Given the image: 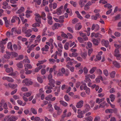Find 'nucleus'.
Wrapping results in <instances>:
<instances>
[{
	"label": "nucleus",
	"mask_w": 121,
	"mask_h": 121,
	"mask_svg": "<svg viewBox=\"0 0 121 121\" xmlns=\"http://www.w3.org/2000/svg\"><path fill=\"white\" fill-rule=\"evenodd\" d=\"M89 103L91 107L92 108L94 106L95 102L92 100H91L89 101Z\"/></svg>",
	"instance_id": "31"
},
{
	"label": "nucleus",
	"mask_w": 121,
	"mask_h": 121,
	"mask_svg": "<svg viewBox=\"0 0 121 121\" xmlns=\"http://www.w3.org/2000/svg\"><path fill=\"white\" fill-rule=\"evenodd\" d=\"M96 69L97 68L95 67H92L89 71L90 73L91 74L93 73Z\"/></svg>",
	"instance_id": "28"
},
{
	"label": "nucleus",
	"mask_w": 121,
	"mask_h": 121,
	"mask_svg": "<svg viewBox=\"0 0 121 121\" xmlns=\"http://www.w3.org/2000/svg\"><path fill=\"white\" fill-rule=\"evenodd\" d=\"M77 112L78 114L77 117L80 118H82L83 117V114L85 113V111H82L80 109L78 110Z\"/></svg>",
	"instance_id": "4"
},
{
	"label": "nucleus",
	"mask_w": 121,
	"mask_h": 121,
	"mask_svg": "<svg viewBox=\"0 0 121 121\" xmlns=\"http://www.w3.org/2000/svg\"><path fill=\"white\" fill-rule=\"evenodd\" d=\"M69 56L70 57H76L78 56V54L76 52H73L72 53H69Z\"/></svg>",
	"instance_id": "16"
},
{
	"label": "nucleus",
	"mask_w": 121,
	"mask_h": 121,
	"mask_svg": "<svg viewBox=\"0 0 121 121\" xmlns=\"http://www.w3.org/2000/svg\"><path fill=\"white\" fill-rule=\"evenodd\" d=\"M103 73L106 76H108V70L105 69L104 70Z\"/></svg>",
	"instance_id": "50"
},
{
	"label": "nucleus",
	"mask_w": 121,
	"mask_h": 121,
	"mask_svg": "<svg viewBox=\"0 0 121 121\" xmlns=\"http://www.w3.org/2000/svg\"><path fill=\"white\" fill-rule=\"evenodd\" d=\"M115 71H112L110 74V77L112 78H113L115 75Z\"/></svg>",
	"instance_id": "45"
},
{
	"label": "nucleus",
	"mask_w": 121,
	"mask_h": 121,
	"mask_svg": "<svg viewBox=\"0 0 121 121\" xmlns=\"http://www.w3.org/2000/svg\"><path fill=\"white\" fill-rule=\"evenodd\" d=\"M83 101H80L77 103L76 106L78 108H80L83 106Z\"/></svg>",
	"instance_id": "10"
},
{
	"label": "nucleus",
	"mask_w": 121,
	"mask_h": 121,
	"mask_svg": "<svg viewBox=\"0 0 121 121\" xmlns=\"http://www.w3.org/2000/svg\"><path fill=\"white\" fill-rule=\"evenodd\" d=\"M104 6L105 7H108V9H110L112 8V6L110 5V4H107L104 5Z\"/></svg>",
	"instance_id": "61"
},
{
	"label": "nucleus",
	"mask_w": 121,
	"mask_h": 121,
	"mask_svg": "<svg viewBox=\"0 0 121 121\" xmlns=\"http://www.w3.org/2000/svg\"><path fill=\"white\" fill-rule=\"evenodd\" d=\"M3 6H2V8L3 9H6L7 8L8 5V3L6 1L3 2L2 3Z\"/></svg>",
	"instance_id": "17"
},
{
	"label": "nucleus",
	"mask_w": 121,
	"mask_h": 121,
	"mask_svg": "<svg viewBox=\"0 0 121 121\" xmlns=\"http://www.w3.org/2000/svg\"><path fill=\"white\" fill-rule=\"evenodd\" d=\"M11 55H12L14 57H16L18 56L17 53L14 52H12L11 53Z\"/></svg>",
	"instance_id": "57"
},
{
	"label": "nucleus",
	"mask_w": 121,
	"mask_h": 121,
	"mask_svg": "<svg viewBox=\"0 0 121 121\" xmlns=\"http://www.w3.org/2000/svg\"><path fill=\"white\" fill-rule=\"evenodd\" d=\"M47 27L45 28L43 30L42 34V35L43 36L47 35V34L46 33V32L47 31Z\"/></svg>",
	"instance_id": "38"
},
{
	"label": "nucleus",
	"mask_w": 121,
	"mask_h": 121,
	"mask_svg": "<svg viewBox=\"0 0 121 121\" xmlns=\"http://www.w3.org/2000/svg\"><path fill=\"white\" fill-rule=\"evenodd\" d=\"M102 37V35L98 33H96L95 35V38H101Z\"/></svg>",
	"instance_id": "42"
},
{
	"label": "nucleus",
	"mask_w": 121,
	"mask_h": 121,
	"mask_svg": "<svg viewBox=\"0 0 121 121\" xmlns=\"http://www.w3.org/2000/svg\"><path fill=\"white\" fill-rule=\"evenodd\" d=\"M85 90H86L85 91L87 94H88L90 93V89L87 87Z\"/></svg>",
	"instance_id": "60"
},
{
	"label": "nucleus",
	"mask_w": 121,
	"mask_h": 121,
	"mask_svg": "<svg viewBox=\"0 0 121 121\" xmlns=\"http://www.w3.org/2000/svg\"><path fill=\"white\" fill-rule=\"evenodd\" d=\"M35 15L36 16L35 17L36 21L38 22L39 24L41 23V22L40 18L41 17L40 14L38 13H36Z\"/></svg>",
	"instance_id": "6"
},
{
	"label": "nucleus",
	"mask_w": 121,
	"mask_h": 121,
	"mask_svg": "<svg viewBox=\"0 0 121 121\" xmlns=\"http://www.w3.org/2000/svg\"><path fill=\"white\" fill-rule=\"evenodd\" d=\"M86 86H84L83 85H81L80 87V89L81 90H83V89L85 90L87 88Z\"/></svg>",
	"instance_id": "58"
},
{
	"label": "nucleus",
	"mask_w": 121,
	"mask_h": 121,
	"mask_svg": "<svg viewBox=\"0 0 121 121\" xmlns=\"http://www.w3.org/2000/svg\"><path fill=\"white\" fill-rule=\"evenodd\" d=\"M109 98H110L111 101L113 102L115 100V96L113 94H111L109 96Z\"/></svg>",
	"instance_id": "32"
},
{
	"label": "nucleus",
	"mask_w": 121,
	"mask_h": 121,
	"mask_svg": "<svg viewBox=\"0 0 121 121\" xmlns=\"http://www.w3.org/2000/svg\"><path fill=\"white\" fill-rule=\"evenodd\" d=\"M113 64L114 66L116 67L119 68L120 67V66L119 64L116 61H113Z\"/></svg>",
	"instance_id": "24"
},
{
	"label": "nucleus",
	"mask_w": 121,
	"mask_h": 121,
	"mask_svg": "<svg viewBox=\"0 0 121 121\" xmlns=\"http://www.w3.org/2000/svg\"><path fill=\"white\" fill-rule=\"evenodd\" d=\"M71 42V41H69V42H66L64 45V48L66 50H68L69 48V43Z\"/></svg>",
	"instance_id": "22"
},
{
	"label": "nucleus",
	"mask_w": 121,
	"mask_h": 121,
	"mask_svg": "<svg viewBox=\"0 0 121 121\" xmlns=\"http://www.w3.org/2000/svg\"><path fill=\"white\" fill-rule=\"evenodd\" d=\"M114 46L116 48L118 49H119L121 50V45L115 44H114Z\"/></svg>",
	"instance_id": "62"
},
{
	"label": "nucleus",
	"mask_w": 121,
	"mask_h": 121,
	"mask_svg": "<svg viewBox=\"0 0 121 121\" xmlns=\"http://www.w3.org/2000/svg\"><path fill=\"white\" fill-rule=\"evenodd\" d=\"M78 20L77 18H75L72 21V22L73 24H75L78 22Z\"/></svg>",
	"instance_id": "46"
},
{
	"label": "nucleus",
	"mask_w": 121,
	"mask_h": 121,
	"mask_svg": "<svg viewBox=\"0 0 121 121\" xmlns=\"http://www.w3.org/2000/svg\"><path fill=\"white\" fill-rule=\"evenodd\" d=\"M51 14L50 13H48L47 14V18L48 20H52V18L51 16Z\"/></svg>",
	"instance_id": "44"
},
{
	"label": "nucleus",
	"mask_w": 121,
	"mask_h": 121,
	"mask_svg": "<svg viewBox=\"0 0 121 121\" xmlns=\"http://www.w3.org/2000/svg\"><path fill=\"white\" fill-rule=\"evenodd\" d=\"M82 27V26L81 25V24L79 23L76 24L75 26V29L76 30H79Z\"/></svg>",
	"instance_id": "11"
},
{
	"label": "nucleus",
	"mask_w": 121,
	"mask_h": 121,
	"mask_svg": "<svg viewBox=\"0 0 121 121\" xmlns=\"http://www.w3.org/2000/svg\"><path fill=\"white\" fill-rule=\"evenodd\" d=\"M119 53L118 49L117 48L115 50L114 56L116 57L117 59L118 60L121 59V54H119Z\"/></svg>",
	"instance_id": "2"
},
{
	"label": "nucleus",
	"mask_w": 121,
	"mask_h": 121,
	"mask_svg": "<svg viewBox=\"0 0 121 121\" xmlns=\"http://www.w3.org/2000/svg\"><path fill=\"white\" fill-rule=\"evenodd\" d=\"M62 33L61 35V36L64 38H66L68 39V37L67 35V34L64 33L63 32H62Z\"/></svg>",
	"instance_id": "56"
},
{
	"label": "nucleus",
	"mask_w": 121,
	"mask_h": 121,
	"mask_svg": "<svg viewBox=\"0 0 121 121\" xmlns=\"http://www.w3.org/2000/svg\"><path fill=\"white\" fill-rule=\"evenodd\" d=\"M88 76L89 78H90L91 79H94L95 77V76L94 74L90 75V74H88L87 75Z\"/></svg>",
	"instance_id": "55"
},
{
	"label": "nucleus",
	"mask_w": 121,
	"mask_h": 121,
	"mask_svg": "<svg viewBox=\"0 0 121 121\" xmlns=\"http://www.w3.org/2000/svg\"><path fill=\"white\" fill-rule=\"evenodd\" d=\"M105 112L106 113H112V109H107L105 110Z\"/></svg>",
	"instance_id": "51"
},
{
	"label": "nucleus",
	"mask_w": 121,
	"mask_h": 121,
	"mask_svg": "<svg viewBox=\"0 0 121 121\" xmlns=\"http://www.w3.org/2000/svg\"><path fill=\"white\" fill-rule=\"evenodd\" d=\"M63 8V6H61L59 8L56 9V13L58 15H60L62 13V10Z\"/></svg>",
	"instance_id": "15"
},
{
	"label": "nucleus",
	"mask_w": 121,
	"mask_h": 121,
	"mask_svg": "<svg viewBox=\"0 0 121 121\" xmlns=\"http://www.w3.org/2000/svg\"><path fill=\"white\" fill-rule=\"evenodd\" d=\"M70 3L73 7H75L76 6L77 3L76 2H74L73 0H71L70 2Z\"/></svg>",
	"instance_id": "36"
},
{
	"label": "nucleus",
	"mask_w": 121,
	"mask_h": 121,
	"mask_svg": "<svg viewBox=\"0 0 121 121\" xmlns=\"http://www.w3.org/2000/svg\"><path fill=\"white\" fill-rule=\"evenodd\" d=\"M7 47L8 49H10L11 51L13 50L12 47V43L11 42H9L8 43Z\"/></svg>",
	"instance_id": "29"
},
{
	"label": "nucleus",
	"mask_w": 121,
	"mask_h": 121,
	"mask_svg": "<svg viewBox=\"0 0 121 121\" xmlns=\"http://www.w3.org/2000/svg\"><path fill=\"white\" fill-rule=\"evenodd\" d=\"M46 62V60H43L42 61H38V63L36 65L37 66H39L40 65Z\"/></svg>",
	"instance_id": "34"
},
{
	"label": "nucleus",
	"mask_w": 121,
	"mask_h": 121,
	"mask_svg": "<svg viewBox=\"0 0 121 121\" xmlns=\"http://www.w3.org/2000/svg\"><path fill=\"white\" fill-rule=\"evenodd\" d=\"M17 67L20 68H21L23 67V65L22 63V62L21 61L16 64Z\"/></svg>",
	"instance_id": "30"
},
{
	"label": "nucleus",
	"mask_w": 121,
	"mask_h": 121,
	"mask_svg": "<svg viewBox=\"0 0 121 121\" xmlns=\"http://www.w3.org/2000/svg\"><path fill=\"white\" fill-rule=\"evenodd\" d=\"M60 104L63 106L66 107L68 105L67 103L63 101L60 100Z\"/></svg>",
	"instance_id": "25"
},
{
	"label": "nucleus",
	"mask_w": 121,
	"mask_h": 121,
	"mask_svg": "<svg viewBox=\"0 0 121 121\" xmlns=\"http://www.w3.org/2000/svg\"><path fill=\"white\" fill-rule=\"evenodd\" d=\"M66 12L67 13H69L70 16H71L72 15V10L70 9L67 8L66 10Z\"/></svg>",
	"instance_id": "33"
},
{
	"label": "nucleus",
	"mask_w": 121,
	"mask_h": 121,
	"mask_svg": "<svg viewBox=\"0 0 121 121\" xmlns=\"http://www.w3.org/2000/svg\"><path fill=\"white\" fill-rule=\"evenodd\" d=\"M21 90L23 91L26 92L28 91V90L27 88L26 87H23L21 88Z\"/></svg>",
	"instance_id": "63"
},
{
	"label": "nucleus",
	"mask_w": 121,
	"mask_h": 121,
	"mask_svg": "<svg viewBox=\"0 0 121 121\" xmlns=\"http://www.w3.org/2000/svg\"><path fill=\"white\" fill-rule=\"evenodd\" d=\"M52 96V95H49L48 96L46 97L45 99L48 101L50 100Z\"/></svg>",
	"instance_id": "37"
},
{
	"label": "nucleus",
	"mask_w": 121,
	"mask_h": 121,
	"mask_svg": "<svg viewBox=\"0 0 121 121\" xmlns=\"http://www.w3.org/2000/svg\"><path fill=\"white\" fill-rule=\"evenodd\" d=\"M24 58V56L22 55H19L18 57L15 59L16 60H21L22 59Z\"/></svg>",
	"instance_id": "35"
},
{
	"label": "nucleus",
	"mask_w": 121,
	"mask_h": 121,
	"mask_svg": "<svg viewBox=\"0 0 121 121\" xmlns=\"http://www.w3.org/2000/svg\"><path fill=\"white\" fill-rule=\"evenodd\" d=\"M32 93H30V92H27L24 93L23 94V95L25 96H26L27 97H29L30 96L31 94Z\"/></svg>",
	"instance_id": "43"
},
{
	"label": "nucleus",
	"mask_w": 121,
	"mask_h": 121,
	"mask_svg": "<svg viewBox=\"0 0 121 121\" xmlns=\"http://www.w3.org/2000/svg\"><path fill=\"white\" fill-rule=\"evenodd\" d=\"M8 40V38H7L4 39H2V41L0 43L3 44H5L6 43V41Z\"/></svg>",
	"instance_id": "39"
},
{
	"label": "nucleus",
	"mask_w": 121,
	"mask_h": 121,
	"mask_svg": "<svg viewBox=\"0 0 121 121\" xmlns=\"http://www.w3.org/2000/svg\"><path fill=\"white\" fill-rule=\"evenodd\" d=\"M92 41L93 44L95 45H98L99 44V42L98 40L96 39H94Z\"/></svg>",
	"instance_id": "27"
},
{
	"label": "nucleus",
	"mask_w": 121,
	"mask_h": 121,
	"mask_svg": "<svg viewBox=\"0 0 121 121\" xmlns=\"http://www.w3.org/2000/svg\"><path fill=\"white\" fill-rule=\"evenodd\" d=\"M40 16L44 20H46V18L45 17L46 14L44 12H41V15H40Z\"/></svg>",
	"instance_id": "21"
},
{
	"label": "nucleus",
	"mask_w": 121,
	"mask_h": 121,
	"mask_svg": "<svg viewBox=\"0 0 121 121\" xmlns=\"http://www.w3.org/2000/svg\"><path fill=\"white\" fill-rule=\"evenodd\" d=\"M8 85L10 88L13 89H15L17 86V84H14L10 83H9Z\"/></svg>",
	"instance_id": "19"
},
{
	"label": "nucleus",
	"mask_w": 121,
	"mask_h": 121,
	"mask_svg": "<svg viewBox=\"0 0 121 121\" xmlns=\"http://www.w3.org/2000/svg\"><path fill=\"white\" fill-rule=\"evenodd\" d=\"M67 30L71 33H73V30L72 28L70 27H67Z\"/></svg>",
	"instance_id": "53"
},
{
	"label": "nucleus",
	"mask_w": 121,
	"mask_h": 121,
	"mask_svg": "<svg viewBox=\"0 0 121 121\" xmlns=\"http://www.w3.org/2000/svg\"><path fill=\"white\" fill-rule=\"evenodd\" d=\"M49 83L48 84L49 86L54 87L55 85L54 84L56 82L53 79H50L49 80Z\"/></svg>",
	"instance_id": "8"
},
{
	"label": "nucleus",
	"mask_w": 121,
	"mask_h": 121,
	"mask_svg": "<svg viewBox=\"0 0 121 121\" xmlns=\"http://www.w3.org/2000/svg\"><path fill=\"white\" fill-rule=\"evenodd\" d=\"M24 10L25 9L24 7H22L16 13L19 14H20L23 12H24Z\"/></svg>",
	"instance_id": "18"
},
{
	"label": "nucleus",
	"mask_w": 121,
	"mask_h": 121,
	"mask_svg": "<svg viewBox=\"0 0 121 121\" xmlns=\"http://www.w3.org/2000/svg\"><path fill=\"white\" fill-rule=\"evenodd\" d=\"M24 66L25 67V71L27 70L28 69H30L32 68V66L29 64H25L24 65Z\"/></svg>",
	"instance_id": "14"
},
{
	"label": "nucleus",
	"mask_w": 121,
	"mask_h": 121,
	"mask_svg": "<svg viewBox=\"0 0 121 121\" xmlns=\"http://www.w3.org/2000/svg\"><path fill=\"white\" fill-rule=\"evenodd\" d=\"M87 53L86 52H82L81 54V56L84 59H86L87 56Z\"/></svg>",
	"instance_id": "23"
},
{
	"label": "nucleus",
	"mask_w": 121,
	"mask_h": 121,
	"mask_svg": "<svg viewBox=\"0 0 121 121\" xmlns=\"http://www.w3.org/2000/svg\"><path fill=\"white\" fill-rule=\"evenodd\" d=\"M38 45V44H32L31 45L30 47L29 48L31 50H32L33 49V48L36 47V46Z\"/></svg>",
	"instance_id": "49"
},
{
	"label": "nucleus",
	"mask_w": 121,
	"mask_h": 121,
	"mask_svg": "<svg viewBox=\"0 0 121 121\" xmlns=\"http://www.w3.org/2000/svg\"><path fill=\"white\" fill-rule=\"evenodd\" d=\"M101 43L102 45L105 46L106 48L109 47V48H110V46L109 47V43L108 41L104 39H102L101 41Z\"/></svg>",
	"instance_id": "3"
},
{
	"label": "nucleus",
	"mask_w": 121,
	"mask_h": 121,
	"mask_svg": "<svg viewBox=\"0 0 121 121\" xmlns=\"http://www.w3.org/2000/svg\"><path fill=\"white\" fill-rule=\"evenodd\" d=\"M40 26V25L37 22H35L34 24H33L32 25V26L33 27L35 28H36L37 26L39 27Z\"/></svg>",
	"instance_id": "47"
},
{
	"label": "nucleus",
	"mask_w": 121,
	"mask_h": 121,
	"mask_svg": "<svg viewBox=\"0 0 121 121\" xmlns=\"http://www.w3.org/2000/svg\"><path fill=\"white\" fill-rule=\"evenodd\" d=\"M64 98L65 100L66 101L68 102L70 100L69 97L67 95H65L64 96Z\"/></svg>",
	"instance_id": "52"
},
{
	"label": "nucleus",
	"mask_w": 121,
	"mask_h": 121,
	"mask_svg": "<svg viewBox=\"0 0 121 121\" xmlns=\"http://www.w3.org/2000/svg\"><path fill=\"white\" fill-rule=\"evenodd\" d=\"M104 99L105 98H103L101 99L97 98L96 99V103L99 104L101 102L104 101Z\"/></svg>",
	"instance_id": "20"
},
{
	"label": "nucleus",
	"mask_w": 121,
	"mask_h": 121,
	"mask_svg": "<svg viewBox=\"0 0 121 121\" xmlns=\"http://www.w3.org/2000/svg\"><path fill=\"white\" fill-rule=\"evenodd\" d=\"M85 110H83L85 111V112L86 113L89 111L91 109L89 105L88 104H86L84 106Z\"/></svg>",
	"instance_id": "12"
},
{
	"label": "nucleus",
	"mask_w": 121,
	"mask_h": 121,
	"mask_svg": "<svg viewBox=\"0 0 121 121\" xmlns=\"http://www.w3.org/2000/svg\"><path fill=\"white\" fill-rule=\"evenodd\" d=\"M6 54H5L4 55V57L6 59H9L10 56L11 55V53L9 52H6Z\"/></svg>",
	"instance_id": "13"
},
{
	"label": "nucleus",
	"mask_w": 121,
	"mask_h": 121,
	"mask_svg": "<svg viewBox=\"0 0 121 121\" xmlns=\"http://www.w3.org/2000/svg\"><path fill=\"white\" fill-rule=\"evenodd\" d=\"M120 16L121 15L120 14H118L116 16L112 17V20L113 22H114L116 21L119 20L120 18Z\"/></svg>",
	"instance_id": "9"
},
{
	"label": "nucleus",
	"mask_w": 121,
	"mask_h": 121,
	"mask_svg": "<svg viewBox=\"0 0 121 121\" xmlns=\"http://www.w3.org/2000/svg\"><path fill=\"white\" fill-rule=\"evenodd\" d=\"M83 0H79L78 2V4L80 5L81 7H82L84 6V4H83Z\"/></svg>",
	"instance_id": "48"
},
{
	"label": "nucleus",
	"mask_w": 121,
	"mask_h": 121,
	"mask_svg": "<svg viewBox=\"0 0 121 121\" xmlns=\"http://www.w3.org/2000/svg\"><path fill=\"white\" fill-rule=\"evenodd\" d=\"M17 119V116H12L8 118V121H16Z\"/></svg>",
	"instance_id": "7"
},
{
	"label": "nucleus",
	"mask_w": 121,
	"mask_h": 121,
	"mask_svg": "<svg viewBox=\"0 0 121 121\" xmlns=\"http://www.w3.org/2000/svg\"><path fill=\"white\" fill-rule=\"evenodd\" d=\"M37 79L39 82L41 83H43V81L41 78L39 77H38L37 78Z\"/></svg>",
	"instance_id": "54"
},
{
	"label": "nucleus",
	"mask_w": 121,
	"mask_h": 121,
	"mask_svg": "<svg viewBox=\"0 0 121 121\" xmlns=\"http://www.w3.org/2000/svg\"><path fill=\"white\" fill-rule=\"evenodd\" d=\"M30 111L34 114H37L36 110L33 108H31Z\"/></svg>",
	"instance_id": "41"
},
{
	"label": "nucleus",
	"mask_w": 121,
	"mask_h": 121,
	"mask_svg": "<svg viewBox=\"0 0 121 121\" xmlns=\"http://www.w3.org/2000/svg\"><path fill=\"white\" fill-rule=\"evenodd\" d=\"M22 83H25V85L27 86H29L32 85L33 82L30 79L26 78L24 79L22 82Z\"/></svg>",
	"instance_id": "1"
},
{
	"label": "nucleus",
	"mask_w": 121,
	"mask_h": 121,
	"mask_svg": "<svg viewBox=\"0 0 121 121\" xmlns=\"http://www.w3.org/2000/svg\"><path fill=\"white\" fill-rule=\"evenodd\" d=\"M7 79V81L9 82H14V80L11 78L8 77Z\"/></svg>",
	"instance_id": "59"
},
{
	"label": "nucleus",
	"mask_w": 121,
	"mask_h": 121,
	"mask_svg": "<svg viewBox=\"0 0 121 121\" xmlns=\"http://www.w3.org/2000/svg\"><path fill=\"white\" fill-rule=\"evenodd\" d=\"M63 25V24H60L58 23H56L52 26V29L53 30L56 29H58L59 27H61Z\"/></svg>",
	"instance_id": "5"
},
{
	"label": "nucleus",
	"mask_w": 121,
	"mask_h": 121,
	"mask_svg": "<svg viewBox=\"0 0 121 121\" xmlns=\"http://www.w3.org/2000/svg\"><path fill=\"white\" fill-rule=\"evenodd\" d=\"M85 119L87 121H92L93 118L89 116L86 118Z\"/></svg>",
	"instance_id": "40"
},
{
	"label": "nucleus",
	"mask_w": 121,
	"mask_h": 121,
	"mask_svg": "<svg viewBox=\"0 0 121 121\" xmlns=\"http://www.w3.org/2000/svg\"><path fill=\"white\" fill-rule=\"evenodd\" d=\"M78 41L81 43H82L84 42V40L83 39L80 37H78Z\"/></svg>",
	"instance_id": "64"
},
{
	"label": "nucleus",
	"mask_w": 121,
	"mask_h": 121,
	"mask_svg": "<svg viewBox=\"0 0 121 121\" xmlns=\"http://www.w3.org/2000/svg\"><path fill=\"white\" fill-rule=\"evenodd\" d=\"M85 79L84 80V82L86 83H87L91 81V80L89 78V77L87 75L85 76Z\"/></svg>",
	"instance_id": "26"
}]
</instances>
